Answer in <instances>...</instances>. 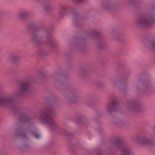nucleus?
<instances>
[{
	"instance_id": "1",
	"label": "nucleus",
	"mask_w": 155,
	"mask_h": 155,
	"mask_svg": "<svg viewBox=\"0 0 155 155\" xmlns=\"http://www.w3.org/2000/svg\"><path fill=\"white\" fill-rule=\"evenodd\" d=\"M32 80V77L28 76L18 83L17 89L15 94L0 96V105L7 106L12 105L15 101V96L18 97H26L28 94L31 93Z\"/></svg>"
},
{
	"instance_id": "2",
	"label": "nucleus",
	"mask_w": 155,
	"mask_h": 155,
	"mask_svg": "<svg viewBox=\"0 0 155 155\" xmlns=\"http://www.w3.org/2000/svg\"><path fill=\"white\" fill-rule=\"evenodd\" d=\"M60 106L57 98H53L46 107L45 110L39 113L41 120L51 129L54 130L57 127V125L52 116L56 113L55 108Z\"/></svg>"
},
{
	"instance_id": "3",
	"label": "nucleus",
	"mask_w": 155,
	"mask_h": 155,
	"mask_svg": "<svg viewBox=\"0 0 155 155\" xmlns=\"http://www.w3.org/2000/svg\"><path fill=\"white\" fill-rule=\"evenodd\" d=\"M27 28L31 33V39L32 41L37 45H40L42 43L40 38L39 35L42 32H45L46 43L52 48H56L57 45L56 42L52 39L51 33L49 31H46L44 29L38 27L35 23H31L27 25Z\"/></svg>"
},
{
	"instance_id": "4",
	"label": "nucleus",
	"mask_w": 155,
	"mask_h": 155,
	"mask_svg": "<svg viewBox=\"0 0 155 155\" xmlns=\"http://www.w3.org/2000/svg\"><path fill=\"white\" fill-rule=\"evenodd\" d=\"M60 92L66 102L69 104L78 103L80 99L78 89L73 87L71 84L67 79L60 82Z\"/></svg>"
},
{
	"instance_id": "5",
	"label": "nucleus",
	"mask_w": 155,
	"mask_h": 155,
	"mask_svg": "<svg viewBox=\"0 0 155 155\" xmlns=\"http://www.w3.org/2000/svg\"><path fill=\"white\" fill-rule=\"evenodd\" d=\"M145 11L146 14L137 21L138 25L142 28L147 27L155 22V1L148 3Z\"/></svg>"
},
{
	"instance_id": "6",
	"label": "nucleus",
	"mask_w": 155,
	"mask_h": 155,
	"mask_svg": "<svg viewBox=\"0 0 155 155\" xmlns=\"http://www.w3.org/2000/svg\"><path fill=\"white\" fill-rule=\"evenodd\" d=\"M83 36H86V38L83 37H75L72 44L74 47L80 51H81L86 42V40L88 36L92 38H95L97 39L100 38L101 35L100 32L96 30H93L89 33H83Z\"/></svg>"
},
{
	"instance_id": "7",
	"label": "nucleus",
	"mask_w": 155,
	"mask_h": 155,
	"mask_svg": "<svg viewBox=\"0 0 155 155\" xmlns=\"http://www.w3.org/2000/svg\"><path fill=\"white\" fill-rule=\"evenodd\" d=\"M126 107L130 112L139 113L143 111L140 102L136 99L128 100L126 102Z\"/></svg>"
},
{
	"instance_id": "8",
	"label": "nucleus",
	"mask_w": 155,
	"mask_h": 155,
	"mask_svg": "<svg viewBox=\"0 0 155 155\" xmlns=\"http://www.w3.org/2000/svg\"><path fill=\"white\" fill-rule=\"evenodd\" d=\"M14 137L15 139L20 140L21 141L22 146L19 148L20 150L30 148V146L29 143L30 140L25 133H17L14 135Z\"/></svg>"
},
{
	"instance_id": "9",
	"label": "nucleus",
	"mask_w": 155,
	"mask_h": 155,
	"mask_svg": "<svg viewBox=\"0 0 155 155\" xmlns=\"http://www.w3.org/2000/svg\"><path fill=\"white\" fill-rule=\"evenodd\" d=\"M118 104L117 101L113 100L106 104L105 110L110 114L115 112L117 110V106Z\"/></svg>"
},
{
	"instance_id": "10",
	"label": "nucleus",
	"mask_w": 155,
	"mask_h": 155,
	"mask_svg": "<svg viewBox=\"0 0 155 155\" xmlns=\"http://www.w3.org/2000/svg\"><path fill=\"white\" fill-rule=\"evenodd\" d=\"M18 120L21 123L26 124L31 122L33 120V118L30 116L29 113L24 112L20 114Z\"/></svg>"
},
{
	"instance_id": "11",
	"label": "nucleus",
	"mask_w": 155,
	"mask_h": 155,
	"mask_svg": "<svg viewBox=\"0 0 155 155\" xmlns=\"http://www.w3.org/2000/svg\"><path fill=\"white\" fill-rule=\"evenodd\" d=\"M122 140L119 137L115 138L114 140L110 143V145L108 147L107 149L110 150H112L116 148L121 147Z\"/></svg>"
},
{
	"instance_id": "12",
	"label": "nucleus",
	"mask_w": 155,
	"mask_h": 155,
	"mask_svg": "<svg viewBox=\"0 0 155 155\" xmlns=\"http://www.w3.org/2000/svg\"><path fill=\"white\" fill-rule=\"evenodd\" d=\"M113 83L114 85L120 89L122 92L124 93L127 91V85L125 82L116 79L113 81Z\"/></svg>"
},
{
	"instance_id": "13",
	"label": "nucleus",
	"mask_w": 155,
	"mask_h": 155,
	"mask_svg": "<svg viewBox=\"0 0 155 155\" xmlns=\"http://www.w3.org/2000/svg\"><path fill=\"white\" fill-rule=\"evenodd\" d=\"M101 7L107 9H114L117 7V5L113 1H103L101 3Z\"/></svg>"
},
{
	"instance_id": "14",
	"label": "nucleus",
	"mask_w": 155,
	"mask_h": 155,
	"mask_svg": "<svg viewBox=\"0 0 155 155\" xmlns=\"http://www.w3.org/2000/svg\"><path fill=\"white\" fill-rule=\"evenodd\" d=\"M138 140L140 143L146 145L153 146L155 145L151 138L145 136L138 138Z\"/></svg>"
},
{
	"instance_id": "15",
	"label": "nucleus",
	"mask_w": 155,
	"mask_h": 155,
	"mask_svg": "<svg viewBox=\"0 0 155 155\" xmlns=\"http://www.w3.org/2000/svg\"><path fill=\"white\" fill-rule=\"evenodd\" d=\"M8 59L9 61L15 64H17L21 59V58L15 54L10 53L8 54Z\"/></svg>"
},
{
	"instance_id": "16",
	"label": "nucleus",
	"mask_w": 155,
	"mask_h": 155,
	"mask_svg": "<svg viewBox=\"0 0 155 155\" xmlns=\"http://www.w3.org/2000/svg\"><path fill=\"white\" fill-rule=\"evenodd\" d=\"M120 149H121L122 155H130L131 152L130 147L127 144L122 142L121 147Z\"/></svg>"
},
{
	"instance_id": "17",
	"label": "nucleus",
	"mask_w": 155,
	"mask_h": 155,
	"mask_svg": "<svg viewBox=\"0 0 155 155\" xmlns=\"http://www.w3.org/2000/svg\"><path fill=\"white\" fill-rule=\"evenodd\" d=\"M77 124L80 126H84L85 123L84 120L85 116L81 114H78L75 116Z\"/></svg>"
},
{
	"instance_id": "18",
	"label": "nucleus",
	"mask_w": 155,
	"mask_h": 155,
	"mask_svg": "<svg viewBox=\"0 0 155 155\" xmlns=\"http://www.w3.org/2000/svg\"><path fill=\"white\" fill-rule=\"evenodd\" d=\"M141 87L140 91L144 92L147 93L150 92L151 90V87L150 83L147 81L142 82L141 83Z\"/></svg>"
},
{
	"instance_id": "19",
	"label": "nucleus",
	"mask_w": 155,
	"mask_h": 155,
	"mask_svg": "<svg viewBox=\"0 0 155 155\" xmlns=\"http://www.w3.org/2000/svg\"><path fill=\"white\" fill-rule=\"evenodd\" d=\"M111 121L112 123L114 125H123L125 124L124 120L118 117L112 116Z\"/></svg>"
},
{
	"instance_id": "20",
	"label": "nucleus",
	"mask_w": 155,
	"mask_h": 155,
	"mask_svg": "<svg viewBox=\"0 0 155 155\" xmlns=\"http://www.w3.org/2000/svg\"><path fill=\"white\" fill-rule=\"evenodd\" d=\"M60 9L59 12V17L61 18H63L67 14L68 7L66 5H61Z\"/></svg>"
},
{
	"instance_id": "21",
	"label": "nucleus",
	"mask_w": 155,
	"mask_h": 155,
	"mask_svg": "<svg viewBox=\"0 0 155 155\" xmlns=\"http://www.w3.org/2000/svg\"><path fill=\"white\" fill-rule=\"evenodd\" d=\"M29 13L27 11H23L20 12L18 14V18L21 20H24L29 16Z\"/></svg>"
},
{
	"instance_id": "22",
	"label": "nucleus",
	"mask_w": 155,
	"mask_h": 155,
	"mask_svg": "<svg viewBox=\"0 0 155 155\" xmlns=\"http://www.w3.org/2000/svg\"><path fill=\"white\" fill-rule=\"evenodd\" d=\"M146 46L149 48L155 49V40L147 41L145 44Z\"/></svg>"
},
{
	"instance_id": "23",
	"label": "nucleus",
	"mask_w": 155,
	"mask_h": 155,
	"mask_svg": "<svg viewBox=\"0 0 155 155\" xmlns=\"http://www.w3.org/2000/svg\"><path fill=\"white\" fill-rule=\"evenodd\" d=\"M66 76V75L63 73L60 72H56L53 74L54 78L58 81L59 79L61 80L62 78Z\"/></svg>"
},
{
	"instance_id": "24",
	"label": "nucleus",
	"mask_w": 155,
	"mask_h": 155,
	"mask_svg": "<svg viewBox=\"0 0 155 155\" xmlns=\"http://www.w3.org/2000/svg\"><path fill=\"white\" fill-rule=\"evenodd\" d=\"M90 71L89 69L87 68H83L81 70V75L84 78H85V76L87 75V73Z\"/></svg>"
},
{
	"instance_id": "25",
	"label": "nucleus",
	"mask_w": 155,
	"mask_h": 155,
	"mask_svg": "<svg viewBox=\"0 0 155 155\" xmlns=\"http://www.w3.org/2000/svg\"><path fill=\"white\" fill-rule=\"evenodd\" d=\"M37 54L39 57H42L47 56L48 53L42 50L39 49L37 52Z\"/></svg>"
},
{
	"instance_id": "26",
	"label": "nucleus",
	"mask_w": 155,
	"mask_h": 155,
	"mask_svg": "<svg viewBox=\"0 0 155 155\" xmlns=\"http://www.w3.org/2000/svg\"><path fill=\"white\" fill-rule=\"evenodd\" d=\"M97 46L99 49L102 50L106 48V44L104 42L101 41L97 44Z\"/></svg>"
},
{
	"instance_id": "27",
	"label": "nucleus",
	"mask_w": 155,
	"mask_h": 155,
	"mask_svg": "<svg viewBox=\"0 0 155 155\" xmlns=\"http://www.w3.org/2000/svg\"><path fill=\"white\" fill-rule=\"evenodd\" d=\"M140 0H126V3L128 5H133L139 3Z\"/></svg>"
},
{
	"instance_id": "28",
	"label": "nucleus",
	"mask_w": 155,
	"mask_h": 155,
	"mask_svg": "<svg viewBox=\"0 0 155 155\" xmlns=\"http://www.w3.org/2000/svg\"><path fill=\"white\" fill-rule=\"evenodd\" d=\"M73 17L75 20V22L76 24V26L77 27H78V18H79V15L78 14H77L76 12H74L73 13ZM79 26H78V27Z\"/></svg>"
},
{
	"instance_id": "29",
	"label": "nucleus",
	"mask_w": 155,
	"mask_h": 155,
	"mask_svg": "<svg viewBox=\"0 0 155 155\" xmlns=\"http://www.w3.org/2000/svg\"><path fill=\"white\" fill-rule=\"evenodd\" d=\"M15 130L18 132L16 133H18V132H21V133H23V132L24 131L25 129L22 126L20 125L16 128Z\"/></svg>"
},
{
	"instance_id": "30",
	"label": "nucleus",
	"mask_w": 155,
	"mask_h": 155,
	"mask_svg": "<svg viewBox=\"0 0 155 155\" xmlns=\"http://www.w3.org/2000/svg\"><path fill=\"white\" fill-rule=\"evenodd\" d=\"M104 151L100 148H97L95 155H104Z\"/></svg>"
},
{
	"instance_id": "31",
	"label": "nucleus",
	"mask_w": 155,
	"mask_h": 155,
	"mask_svg": "<svg viewBox=\"0 0 155 155\" xmlns=\"http://www.w3.org/2000/svg\"><path fill=\"white\" fill-rule=\"evenodd\" d=\"M46 77V74L43 72H40L38 75V78H43Z\"/></svg>"
},
{
	"instance_id": "32",
	"label": "nucleus",
	"mask_w": 155,
	"mask_h": 155,
	"mask_svg": "<svg viewBox=\"0 0 155 155\" xmlns=\"http://www.w3.org/2000/svg\"><path fill=\"white\" fill-rule=\"evenodd\" d=\"M31 133L32 135L34 136L37 139H38L40 137V136H39L38 134L35 132L34 131H31Z\"/></svg>"
},
{
	"instance_id": "33",
	"label": "nucleus",
	"mask_w": 155,
	"mask_h": 155,
	"mask_svg": "<svg viewBox=\"0 0 155 155\" xmlns=\"http://www.w3.org/2000/svg\"><path fill=\"white\" fill-rule=\"evenodd\" d=\"M64 134L66 135L69 137L72 136L74 135L73 133L70 132L67 130L65 131Z\"/></svg>"
},
{
	"instance_id": "34",
	"label": "nucleus",
	"mask_w": 155,
	"mask_h": 155,
	"mask_svg": "<svg viewBox=\"0 0 155 155\" xmlns=\"http://www.w3.org/2000/svg\"><path fill=\"white\" fill-rule=\"evenodd\" d=\"M12 108L13 111H16L18 110V107L17 105H14L12 107Z\"/></svg>"
},
{
	"instance_id": "35",
	"label": "nucleus",
	"mask_w": 155,
	"mask_h": 155,
	"mask_svg": "<svg viewBox=\"0 0 155 155\" xmlns=\"http://www.w3.org/2000/svg\"><path fill=\"white\" fill-rule=\"evenodd\" d=\"M116 40L120 42H123L124 41V38L123 37L121 38L117 37L116 38Z\"/></svg>"
},
{
	"instance_id": "36",
	"label": "nucleus",
	"mask_w": 155,
	"mask_h": 155,
	"mask_svg": "<svg viewBox=\"0 0 155 155\" xmlns=\"http://www.w3.org/2000/svg\"><path fill=\"white\" fill-rule=\"evenodd\" d=\"M69 148L70 149L72 150L73 148L75 147V144H72L70 142L69 143Z\"/></svg>"
},
{
	"instance_id": "37",
	"label": "nucleus",
	"mask_w": 155,
	"mask_h": 155,
	"mask_svg": "<svg viewBox=\"0 0 155 155\" xmlns=\"http://www.w3.org/2000/svg\"><path fill=\"white\" fill-rule=\"evenodd\" d=\"M0 155H8L5 151L2 150H0Z\"/></svg>"
},
{
	"instance_id": "38",
	"label": "nucleus",
	"mask_w": 155,
	"mask_h": 155,
	"mask_svg": "<svg viewBox=\"0 0 155 155\" xmlns=\"http://www.w3.org/2000/svg\"><path fill=\"white\" fill-rule=\"evenodd\" d=\"M97 86L99 87L102 88L104 87V85L102 83H98L97 84Z\"/></svg>"
},
{
	"instance_id": "39",
	"label": "nucleus",
	"mask_w": 155,
	"mask_h": 155,
	"mask_svg": "<svg viewBox=\"0 0 155 155\" xmlns=\"http://www.w3.org/2000/svg\"><path fill=\"white\" fill-rule=\"evenodd\" d=\"M102 115V113L100 112H96V116L97 117H100Z\"/></svg>"
},
{
	"instance_id": "40",
	"label": "nucleus",
	"mask_w": 155,
	"mask_h": 155,
	"mask_svg": "<svg viewBox=\"0 0 155 155\" xmlns=\"http://www.w3.org/2000/svg\"><path fill=\"white\" fill-rule=\"evenodd\" d=\"M86 104L88 106H91V104H90V101H87L86 103Z\"/></svg>"
},
{
	"instance_id": "41",
	"label": "nucleus",
	"mask_w": 155,
	"mask_h": 155,
	"mask_svg": "<svg viewBox=\"0 0 155 155\" xmlns=\"http://www.w3.org/2000/svg\"><path fill=\"white\" fill-rule=\"evenodd\" d=\"M76 2H81L83 1H84V0H75Z\"/></svg>"
},
{
	"instance_id": "42",
	"label": "nucleus",
	"mask_w": 155,
	"mask_h": 155,
	"mask_svg": "<svg viewBox=\"0 0 155 155\" xmlns=\"http://www.w3.org/2000/svg\"><path fill=\"white\" fill-rule=\"evenodd\" d=\"M154 132L155 133V126H154L153 129Z\"/></svg>"
},
{
	"instance_id": "43",
	"label": "nucleus",
	"mask_w": 155,
	"mask_h": 155,
	"mask_svg": "<svg viewBox=\"0 0 155 155\" xmlns=\"http://www.w3.org/2000/svg\"><path fill=\"white\" fill-rule=\"evenodd\" d=\"M3 90V89L1 87H0V91H2Z\"/></svg>"
},
{
	"instance_id": "44",
	"label": "nucleus",
	"mask_w": 155,
	"mask_h": 155,
	"mask_svg": "<svg viewBox=\"0 0 155 155\" xmlns=\"http://www.w3.org/2000/svg\"><path fill=\"white\" fill-rule=\"evenodd\" d=\"M129 76V74H128L127 76H126L125 77H128Z\"/></svg>"
}]
</instances>
